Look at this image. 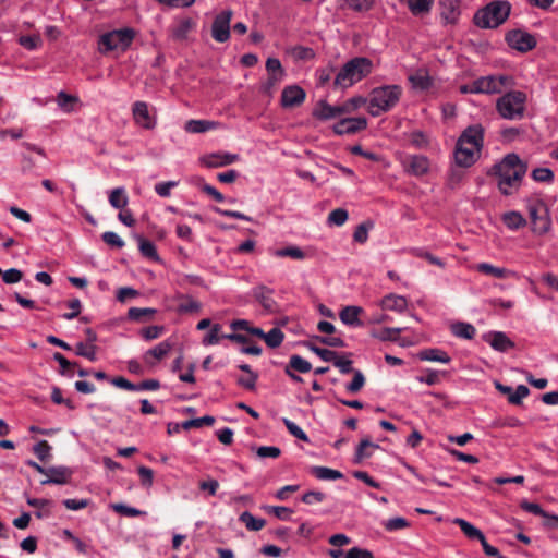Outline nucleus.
<instances>
[{
  "mask_svg": "<svg viewBox=\"0 0 558 558\" xmlns=\"http://www.w3.org/2000/svg\"><path fill=\"white\" fill-rule=\"evenodd\" d=\"M527 171V163L518 154H507L496 162L488 174L496 177L497 186L505 196L517 193Z\"/></svg>",
  "mask_w": 558,
  "mask_h": 558,
  "instance_id": "nucleus-1",
  "label": "nucleus"
},
{
  "mask_svg": "<svg viewBox=\"0 0 558 558\" xmlns=\"http://www.w3.org/2000/svg\"><path fill=\"white\" fill-rule=\"evenodd\" d=\"M373 70V62L365 57H355L343 64L335 77V86L348 88L368 76Z\"/></svg>",
  "mask_w": 558,
  "mask_h": 558,
  "instance_id": "nucleus-2",
  "label": "nucleus"
},
{
  "mask_svg": "<svg viewBox=\"0 0 558 558\" xmlns=\"http://www.w3.org/2000/svg\"><path fill=\"white\" fill-rule=\"evenodd\" d=\"M511 12V4L506 0H496L476 11L473 21L481 28H496L504 24Z\"/></svg>",
  "mask_w": 558,
  "mask_h": 558,
  "instance_id": "nucleus-3",
  "label": "nucleus"
},
{
  "mask_svg": "<svg viewBox=\"0 0 558 558\" xmlns=\"http://www.w3.org/2000/svg\"><path fill=\"white\" fill-rule=\"evenodd\" d=\"M402 89L398 85H386L374 88L371 93L368 111L373 117L392 109L399 101Z\"/></svg>",
  "mask_w": 558,
  "mask_h": 558,
  "instance_id": "nucleus-4",
  "label": "nucleus"
},
{
  "mask_svg": "<svg viewBox=\"0 0 558 558\" xmlns=\"http://www.w3.org/2000/svg\"><path fill=\"white\" fill-rule=\"evenodd\" d=\"M527 96L522 90H510L496 101V110L506 120H520L525 112Z\"/></svg>",
  "mask_w": 558,
  "mask_h": 558,
  "instance_id": "nucleus-5",
  "label": "nucleus"
},
{
  "mask_svg": "<svg viewBox=\"0 0 558 558\" xmlns=\"http://www.w3.org/2000/svg\"><path fill=\"white\" fill-rule=\"evenodd\" d=\"M529 218L532 225V232L536 235H544L551 229V219L546 203L542 199H530L526 204Z\"/></svg>",
  "mask_w": 558,
  "mask_h": 558,
  "instance_id": "nucleus-6",
  "label": "nucleus"
},
{
  "mask_svg": "<svg viewBox=\"0 0 558 558\" xmlns=\"http://www.w3.org/2000/svg\"><path fill=\"white\" fill-rule=\"evenodd\" d=\"M478 94H501L505 89L514 85V80L510 75H487L476 78Z\"/></svg>",
  "mask_w": 558,
  "mask_h": 558,
  "instance_id": "nucleus-7",
  "label": "nucleus"
},
{
  "mask_svg": "<svg viewBox=\"0 0 558 558\" xmlns=\"http://www.w3.org/2000/svg\"><path fill=\"white\" fill-rule=\"evenodd\" d=\"M134 36L135 32L128 27L107 32V51H125Z\"/></svg>",
  "mask_w": 558,
  "mask_h": 558,
  "instance_id": "nucleus-8",
  "label": "nucleus"
},
{
  "mask_svg": "<svg viewBox=\"0 0 558 558\" xmlns=\"http://www.w3.org/2000/svg\"><path fill=\"white\" fill-rule=\"evenodd\" d=\"M505 40L509 47L520 52H527L534 49L537 44L532 34L522 29L509 31L505 36Z\"/></svg>",
  "mask_w": 558,
  "mask_h": 558,
  "instance_id": "nucleus-9",
  "label": "nucleus"
},
{
  "mask_svg": "<svg viewBox=\"0 0 558 558\" xmlns=\"http://www.w3.org/2000/svg\"><path fill=\"white\" fill-rule=\"evenodd\" d=\"M231 10H225L216 15L211 25V36L217 43H226L230 38Z\"/></svg>",
  "mask_w": 558,
  "mask_h": 558,
  "instance_id": "nucleus-10",
  "label": "nucleus"
},
{
  "mask_svg": "<svg viewBox=\"0 0 558 558\" xmlns=\"http://www.w3.org/2000/svg\"><path fill=\"white\" fill-rule=\"evenodd\" d=\"M132 113L135 123L145 130H153L157 124L156 116L150 112L148 104L145 101H135Z\"/></svg>",
  "mask_w": 558,
  "mask_h": 558,
  "instance_id": "nucleus-11",
  "label": "nucleus"
},
{
  "mask_svg": "<svg viewBox=\"0 0 558 558\" xmlns=\"http://www.w3.org/2000/svg\"><path fill=\"white\" fill-rule=\"evenodd\" d=\"M74 474V471L65 465H58V466H49L46 470L45 475L47 478L43 480L40 482L41 485H65L69 484L72 480V476Z\"/></svg>",
  "mask_w": 558,
  "mask_h": 558,
  "instance_id": "nucleus-12",
  "label": "nucleus"
},
{
  "mask_svg": "<svg viewBox=\"0 0 558 558\" xmlns=\"http://www.w3.org/2000/svg\"><path fill=\"white\" fill-rule=\"evenodd\" d=\"M438 8L444 24H456L461 15V0H438Z\"/></svg>",
  "mask_w": 558,
  "mask_h": 558,
  "instance_id": "nucleus-13",
  "label": "nucleus"
},
{
  "mask_svg": "<svg viewBox=\"0 0 558 558\" xmlns=\"http://www.w3.org/2000/svg\"><path fill=\"white\" fill-rule=\"evenodd\" d=\"M457 142H460L461 145H471L475 150H482L484 145V128L481 124L468 126Z\"/></svg>",
  "mask_w": 558,
  "mask_h": 558,
  "instance_id": "nucleus-14",
  "label": "nucleus"
},
{
  "mask_svg": "<svg viewBox=\"0 0 558 558\" xmlns=\"http://www.w3.org/2000/svg\"><path fill=\"white\" fill-rule=\"evenodd\" d=\"M367 120L363 117L344 118L337 122L332 130L338 135L354 134L366 129Z\"/></svg>",
  "mask_w": 558,
  "mask_h": 558,
  "instance_id": "nucleus-15",
  "label": "nucleus"
},
{
  "mask_svg": "<svg viewBox=\"0 0 558 558\" xmlns=\"http://www.w3.org/2000/svg\"><path fill=\"white\" fill-rule=\"evenodd\" d=\"M481 155V150H475L471 145H464L457 142L454 149V159L460 167H471L475 163Z\"/></svg>",
  "mask_w": 558,
  "mask_h": 558,
  "instance_id": "nucleus-16",
  "label": "nucleus"
},
{
  "mask_svg": "<svg viewBox=\"0 0 558 558\" xmlns=\"http://www.w3.org/2000/svg\"><path fill=\"white\" fill-rule=\"evenodd\" d=\"M305 92L298 85H290L283 88L281 94V106L283 108L298 107L305 100Z\"/></svg>",
  "mask_w": 558,
  "mask_h": 558,
  "instance_id": "nucleus-17",
  "label": "nucleus"
},
{
  "mask_svg": "<svg viewBox=\"0 0 558 558\" xmlns=\"http://www.w3.org/2000/svg\"><path fill=\"white\" fill-rule=\"evenodd\" d=\"M239 160V155L230 153H214L201 158V162L207 168H220Z\"/></svg>",
  "mask_w": 558,
  "mask_h": 558,
  "instance_id": "nucleus-18",
  "label": "nucleus"
},
{
  "mask_svg": "<svg viewBox=\"0 0 558 558\" xmlns=\"http://www.w3.org/2000/svg\"><path fill=\"white\" fill-rule=\"evenodd\" d=\"M342 106H331L325 100H320L313 111V116L318 120H330L344 113Z\"/></svg>",
  "mask_w": 558,
  "mask_h": 558,
  "instance_id": "nucleus-19",
  "label": "nucleus"
},
{
  "mask_svg": "<svg viewBox=\"0 0 558 558\" xmlns=\"http://www.w3.org/2000/svg\"><path fill=\"white\" fill-rule=\"evenodd\" d=\"M171 349L172 344L168 340L161 341L145 352L143 356L144 362L146 364L154 365L156 362L166 357Z\"/></svg>",
  "mask_w": 558,
  "mask_h": 558,
  "instance_id": "nucleus-20",
  "label": "nucleus"
},
{
  "mask_svg": "<svg viewBox=\"0 0 558 558\" xmlns=\"http://www.w3.org/2000/svg\"><path fill=\"white\" fill-rule=\"evenodd\" d=\"M407 172L415 177L424 175L428 172L429 161L425 156H411L404 163Z\"/></svg>",
  "mask_w": 558,
  "mask_h": 558,
  "instance_id": "nucleus-21",
  "label": "nucleus"
},
{
  "mask_svg": "<svg viewBox=\"0 0 558 558\" xmlns=\"http://www.w3.org/2000/svg\"><path fill=\"white\" fill-rule=\"evenodd\" d=\"M489 345L499 352H507L514 347V343L502 331H494L486 337Z\"/></svg>",
  "mask_w": 558,
  "mask_h": 558,
  "instance_id": "nucleus-22",
  "label": "nucleus"
},
{
  "mask_svg": "<svg viewBox=\"0 0 558 558\" xmlns=\"http://www.w3.org/2000/svg\"><path fill=\"white\" fill-rule=\"evenodd\" d=\"M417 357L421 361L438 362V363H444V364H448L451 361V357L449 356V354L446 351L438 349V348H427V349L421 350L417 353Z\"/></svg>",
  "mask_w": 558,
  "mask_h": 558,
  "instance_id": "nucleus-23",
  "label": "nucleus"
},
{
  "mask_svg": "<svg viewBox=\"0 0 558 558\" xmlns=\"http://www.w3.org/2000/svg\"><path fill=\"white\" fill-rule=\"evenodd\" d=\"M254 298L260 303V305L268 312H272L276 308V302L272 299V291L265 286H259L254 289Z\"/></svg>",
  "mask_w": 558,
  "mask_h": 558,
  "instance_id": "nucleus-24",
  "label": "nucleus"
},
{
  "mask_svg": "<svg viewBox=\"0 0 558 558\" xmlns=\"http://www.w3.org/2000/svg\"><path fill=\"white\" fill-rule=\"evenodd\" d=\"M452 522L461 529L469 539H476L481 543L485 537L484 533L480 529L462 518H454Z\"/></svg>",
  "mask_w": 558,
  "mask_h": 558,
  "instance_id": "nucleus-25",
  "label": "nucleus"
},
{
  "mask_svg": "<svg viewBox=\"0 0 558 558\" xmlns=\"http://www.w3.org/2000/svg\"><path fill=\"white\" fill-rule=\"evenodd\" d=\"M400 2L405 3L414 16H422L430 12L434 0H400Z\"/></svg>",
  "mask_w": 558,
  "mask_h": 558,
  "instance_id": "nucleus-26",
  "label": "nucleus"
},
{
  "mask_svg": "<svg viewBox=\"0 0 558 558\" xmlns=\"http://www.w3.org/2000/svg\"><path fill=\"white\" fill-rule=\"evenodd\" d=\"M362 311L363 310L360 306L349 305L341 310L339 317L344 325L361 326L362 324L359 319V315Z\"/></svg>",
  "mask_w": 558,
  "mask_h": 558,
  "instance_id": "nucleus-27",
  "label": "nucleus"
},
{
  "mask_svg": "<svg viewBox=\"0 0 558 558\" xmlns=\"http://www.w3.org/2000/svg\"><path fill=\"white\" fill-rule=\"evenodd\" d=\"M136 240L138 243V250L144 257L154 262L161 260L158 255L157 247L151 241L143 238L142 235H136Z\"/></svg>",
  "mask_w": 558,
  "mask_h": 558,
  "instance_id": "nucleus-28",
  "label": "nucleus"
},
{
  "mask_svg": "<svg viewBox=\"0 0 558 558\" xmlns=\"http://www.w3.org/2000/svg\"><path fill=\"white\" fill-rule=\"evenodd\" d=\"M195 26L192 19L185 17L179 20L171 28V35L177 40H183L187 37L189 32Z\"/></svg>",
  "mask_w": 558,
  "mask_h": 558,
  "instance_id": "nucleus-29",
  "label": "nucleus"
},
{
  "mask_svg": "<svg viewBox=\"0 0 558 558\" xmlns=\"http://www.w3.org/2000/svg\"><path fill=\"white\" fill-rule=\"evenodd\" d=\"M310 472L320 481H336L343 477V474L340 471L327 466H312Z\"/></svg>",
  "mask_w": 558,
  "mask_h": 558,
  "instance_id": "nucleus-30",
  "label": "nucleus"
},
{
  "mask_svg": "<svg viewBox=\"0 0 558 558\" xmlns=\"http://www.w3.org/2000/svg\"><path fill=\"white\" fill-rule=\"evenodd\" d=\"M451 332L457 338L471 340L475 337L476 329L470 323L459 322V323L452 324Z\"/></svg>",
  "mask_w": 558,
  "mask_h": 558,
  "instance_id": "nucleus-31",
  "label": "nucleus"
},
{
  "mask_svg": "<svg viewBox=\"0 0 558 558\" xmlns=\"http://www.w3.org/2000/svg\"><path fill=\"white\" fill-rule=\"evenodd\" d=\"M407 300L403 296L389 294L381 300V306L385 310L402 312L407 308Z\"/></svg>",
  "mask_w": 558,
  "mask_h": 558,
  "instance_id": "nucleus-32",
  "label": "nucleus"
},
{
  "mask_svg": "<svg viewBox=\"0 0 558 558\" xmlns=\"http://www.w3.org/2000/svg\"><path fill=\"white\" fill-rule=\"evenodd\" d=\"M156 312L157 311L155 308L150 307H131L128 311V318L133 322L145 323L151 319Z\"/></svg>",
  "mask_w": 558,
  "mask_h": 558,
  "instance_id": "nucleus-33",
  "label": "nucleus"
},
{
  "mask_svg": "<svg viewBox=\"0 0 558 558\" xmlns=\"http://www.w3.org/2000/svg\"><path fill=\"white\" fill-rule=\"evenodd\" d=\"M502 222L510 230H518L526 225V220L519 211H508L502 215Z\"/></svg>",
  "mask_w": 558,
  "mask_h": 558,
  "instance_id": "nucleus-34",
  "label": "nucleus"
},
{
  "mask_svg": "<svg viewBox=\"0 0 558 558\" xmlns=\"http://www.w3.org/2000/svg\"><path fill=\"white\" fill-rule=\"evenodd\" d=\"M240 522H242L248 531H260L265 524L266 520L262 518H255L251 512L244 511L239 517Z\"/></svg>",
  "mask_w": 558,
  "mask_h": 558,
  "instance_id": "nucleus-35",
  "label": "nucleus"
},
{
  "mask_svg": "<svg viewBox=\"0 0 558 558\" xmlns=\"http://www.w3.org/2000/svg\"><path fill=\"white\" fill-rule=\"evenodd\" d=\"M409 80L413 87L420 90H427L433 85V80L426 71H417L410 75Z\"/></svg>",
  "mask_w": 558,
  "mask_h": 558,
  "instance_id": "nucleus-36",
  "label": "nucleus"
},
{
  "mask_svg": "<svg viewBox=\"0 0 558 558\" xmlns=\"http://www.w3.org/2000/svg\"><path fill=\"white\" fill-rule=\"evenodd\" d=\"M404 330L402 327H386L380 330H373L372 337L380 341H396L399 335Z\"/></svg>",
  "mask_w": 558,
  "mask_h": 558,
  "instance_id": "nucleus-37",
  "label": "nucleus"
},
{
  "mask_svg": "<svg viewBox=\"0 0 558 558\" xmlns=\"http://www.w3.org/2000/svg\"><path fill=\"white\" fill-rule=\"evenodd\" d=\"M216 126V123L208 120H189L185 123V131L189 133H204L209 130H213Z\"/></svg>",
  "mask_w": 558,
  "mask_h": 558,
  "instance_id": "nucleus-38",
  "label": "nucleus"
},
{
  "mask_svg": "<svg viewBox=\"0 0 558 558\" xmlns=\"http://www.w3.org/2000/svg\"><path fill=\"white\" fill-rule=\"evenodd\" d=\"M476 270L486 276L502 279L507 277L508 270L502 267H496L488 263H480L476 265Z\"/></svg>",
  "mask_w": 558,
  "mask_h": 558,
  "instance_id": "nucleus-39",
  "label": "nucleus"
},
{
  "mask_svg": "<svg viewBox=\"0 0 558 558\" xmlns=\"http://www.w3.org/2000/svg\"><path fill=\"white\" fill-rule=\"evenodd\" d=\"M342 8L357 13H364L373 9L375 0H342Z\"/></svg>",
  "mask_w": 558,
  "mask_h": 558,
  "instance_id": "nucleus-40",
  "label": "nucleus"
},
{
  "mask_svg": "<svg viewBox=\"0 0 558 558\" xmlns=\"http://www.w3.org/2000/svg\"><path fill=\"white\" fill-rule=\"evenodd\" d=\"M129 198L123 187L113 189L109 194V203L117 209H123L128 205Z\"/></svg>",
  "mask_w": 558,
  "mask_h": 558,
  "instance_id": "nucleus-41",
  "label": "nucleus"
},
{
  "mask_svg": "<svg viewBox=\"0 0 558 558\" xmlns=\"http://www.w3.org/2000/svg\"><path fill=\"white\" fill-rule=\"evenodd\" d=\"M277 257H290L296 260H302L305 258V253L295 245L286 246L279 250H276L274 253Z\"/></svg>",
  "mask_w": 558,
  "mask_h": 558,
  "instance_id": "nucleus-42",
  "label": "nucleus"
},
{
  "mask_svg": "<svg viewBox=\"0 0 558 558\" xmlns=\"http://www.w3.org/2000/svg\"><path fill=\"white\" fill-rule=\"evenodd\" d=\"M286 367H290V369L303 374L308 373L312 369L311 363L298 354L290 356L289 364Z\"/></svg>",
  "mask_w": 558,
  "mask_h": 558,
  "instance_id": "nucleus-43",
  "label": "nucleus"
},
{
  "mask_svg": "<svg viewBox=\"0 0 558 558\" xmlns=\"http://www.w3.org/2000/svg\"><path fill=\"white\" fill-rule=\"evenodd\" d=\"M182 302L178 305L179 313H197L201 311V303L189 295H181Z\"/></svg>",
  "mask_w": 558,
  "mask_h": 558,
  "instance_id": "nucleus-44",
  "label": "nucleus"
},
{
  "mask_svg": "<svg viewBox=\"0 0 558 558\" xmlns=\"http://www.w3.org/2000/svg\"><path fill=\"white\" fill-rule=\"evenodd\" d=\"M381 524L388 532H396L399 530L408 529L410 526V522L402 517L390 518L385 520Z\"/></svg>",
  "mask_w": 558,
  "mask_h": 558,
  "instance_id": "nucleus-45",
  "label": "nucleus"
},
{
  "mask_svg": "<svg viewBox=\"0 0 558 558\" xmlns=\"http://www.w3.org/2000/svg\"><path fill=\"white\" fill-rule=\"evenodd\" d=\"M53 360L60 365V374L71 376L73 374V369L78 366L76 362L69 361L63 354L60 352L53 353Z\"/></svg>",
  "mask_w": 558,
  "mask_h": 558,
  "instance_id": "nucleus-46",
  "label": "nucleus"
},
{
  "mask_svg": "<svg viewBox=\"0 0 558 558\" xmlns=\"http://www.w3.org/2000/svg\"><path fill=\"white\" fill-rule=\"evenodd\" d=\"M215 423V417L211 415H205L202 417H196L192 420H187L181 423L183 429L190 428H201L204 425L211 426Z\"/></svg>",
  "mask_w": 558,
  "mask_h": 558,
  "instance_id": "nucleus-47",
  "label": "nucleus"
},
{
  "mask_svg": "<svg viewBox=\"0 0 558 558\" xmlns=\"http://www.w3.org/2000/svg\"><path fill=\"white\" fill-rule=\"evenodd\" d=\"M304 347H306L308 350H311L313 353H315L317 356H319L325 362H331L336 359V351L319 348L311 341L304 342Z\"/></svg>",
  "mask_w": 558,
  "mask_h": 558,
  "instance_id": "nucleus-48",
  "label": "nucleus"
},
{
  "mask_svg": "<svg viewBox=\"0 0 558 558\" xmlns=\"http://www.w3.org/2000/svg\"><path fill=\"white\" fill-rule=\"evenodd\" d=\"M96 350L97 347L95 344H88L84 342H77L75 345V354L78 356L86 357L87 360L94 362L96 361Z\"/></svg>",
  "mask_w": 558,
  "mask_h": 558,
  "instance_id": "nucleus-49",
  "label": "nucleus"
},
{
  "mask_svg": "<svg viewBox=\"0 0 558 558\" xmlns=\"http://www.w3.org/2000/svg\"><path fill=\"white\" fill-rule=\"evenodd\" d=\"M283 339L284 335L279 328H272L271 330L265 333L264 338L266 344L271 349L280 347Z\"/></svg>",
  "mask_w": 558,
  "mask_h": 558,
  "instance_id": "nucleus-50",
  "label": "nucleus"
},
{
  "mask_svg": "<svg viewBox=\"0 0 558 558\" xmlns=\"http://www.w3.org/2000/svg\"><path fill=\"white\" fill-rule=\"evenodd\" d=\"M367 448L378 449L379 446L372 442L369 439H362L355 450V461L360 462L365 458H369L372 452L366 451Z\"/></svg>",
  "mask_w": 558,
  "mask_h": 558,
  "instance_id": "nucleus-51",
  "label": "nucleus"
},
{
  "mask_svg": "<svg viewBox=\"0 0 558 558\" xmlns=\"http://www.w3.org/2000/svg\"><path fill=\"white\" fill-rule=\"evenodd\" d=\"M33 452L40 461H48L51 458V446L47 440H39L34 445Z\"/></svg>",
  "mask_w": 558,
  "mask_h": 558,
  "instance_id": "nucleus-52",
  "label": "nucleus"
},
{
  "mask_svg": "<svg viewBox=\"0 0 558 558\" xmlns=\"http://www.w3.org/2000/svg\"><path fill=\"white\" fill-rule=\"evenodd\" d=\"M353 379L345 386V389L350 393L359 392L365 385V377L359 369L353 372Z\"/></svg>",
  "mask_w": 558,
  "mask_h": 558,
  "instance_id": "nucleus-53",
  "label": "nucleus"
},
{
  "mask_svg": "<svg viewBox=\"0 0 558 558\" xmlns=\"http://www.w3.org/2000/svg\"><path fill=\"white\" fill-rule=\"evenodd\" d=\"M282 423L284 424V426L287 427L288 432L292 436H294L295 438H298V439H300L302 441H305V442L310 441L306 433L299 425H296L294 422L290 421L287 417H283L282 418Z\"/></svg>",
  "mask_w": 558,
  "mask_h": 558,
  "instance_id": "nucleus-54",
  "label": "nucleus"
},
{
  "mask_svg": "<svg viewBox=\"0 0 558 558\" xmlns=\"http://www.w3.org/2000/svg\"><path fill=\"white\" fill-rule=\"evenodd\" d=\"M531 177L536 182L550 183L554 181L555 174L549 168H535Z\"/></svg>",
  "mask_w": 558,
  "mask_h": 558,
  "instance_id": "nucleus-55",
  "label": "nucleus"
},
{
  "mask_svg": "<svg viewBox=\"0 0 558 558\" xmlns=\"http://www.w3.org/2000/svg\"><path fill=\"white\" fill-rule=\"evenodd\" d=\"M373 223L369 221L359 225L353 233V240L357 243H365L368 239V231L372 229Z\"/></svg>",
  "mask_w": 558,
  "mask_h": 558,
  "instance_id": "nucleus-56",
  "label": "nucleus"
},
{
  "mask_svg": "<svg viewBox=\"0 0 558 558\" xmlns=\"http://www.w3.org/2000/svg\"><path fill=\"white\" fill-rule=\"evenodd\" d=\"M221 326L219 324H214L209 330V332L203 338L202 343L204 345H215L218 344L222 335L220 336Z\"/></svg>",
  "mask_w": 558,
  "mask_h": 558,
  "instance_id": "nucleus-57",
  "label": "nucleus"
},
{
  "mask_svg": "<svg viewBox=\"0 0 558 558\" xmlns=\"http://www.w3.org/2000/svg\"><path fill=\"white\" fill-rule=\"evenodd\" d=\"M348 216V211L343 208L333 209L328 215V223L340 227L345 223Z\"/></svg>",
  "mask_w": 558,
  "mask_h": 558,
  "instance_id": "nucleus-58",
  "label": "nucleus"
},
{
  "mask_svg": "<svg viewBox=\"0 0 558 558\" xmlns=\"http://www.w3.org/2000/svg\"><path fill=\"white\" fill-rule=\"evenodd\" d=\"M111 508L114 511H117L119 514L124 515V517H129V518L138 517V515L145 513V512L141 511L140 509L126 506L124 504H112Z\"/></svg>",
  "mask_w": 558,
  "mask_h": 558,
  "instance_id": "nucleus-59",
  "label": "nucleus"
},
{
  "mask_svg": "<svg viewBox=\"0 0 558 558\" xmlns=\"http://www.w3.org/2000/svg\"><path fill=\"white\" fill-rule=\"evenodd\" d=\"M530 393V389L525 385H519L514 390L512 389L511 395L508 398V401L511 404H521L522 399L527 397Z\"/></svg>",
  "mask_w": 558,
  "mask_h": 558,
  "instance_id": "nucleus-60",
  "label": "nucleus"
},
{
  "mask_svg": "<svg viewBox=\"0 0 558 558\" xmlns=\"http://www.w3.org/2000/svg\"><path fill=\"white\" fill-rule=\"evenodd\" d=\"M331 363L337 368H339V371L342 374H349V373H352L355 371L352 367V361L345 356H339L337 352H336V359L333 361H331Z\"/></svg>",
  "mask_w": 558,
  "mask_h": 558,
  "instance_id": "nucleus-61",
  "label": "nucleus"
},
{
  "mask_svg": "<svg viewBox=\"0 0 558 558\" xmlns=\"http://www.w3.org/2000/svg\"><path fill=\"white\" fill-rule=\"evenodd\" d=\"M284 76H279L276 74H268L267 80L262 84L260 89L263 93L267 95H271L275 87L282 82Z\"/></svg>",
  "mask_w": 558,
  "mask_h": 558,
  "instance_id": "nucleus-62",
  "label": "nucleus"
},
{
  "mask_svg": "<svg viewBox=\"0 0 558 558\" xmlns=\"http://www.w3.org/2000/svg\"><path fill=\"white\" fill-rule=\"evenodd\" d=\"M19 44L27 50H35L41 44V39L36 35H26L19 38Z\"/></svg>",
  "mask_w": 558,
  "mask_h": 558,
  "instance_id": "nucleus-63",
  "label": "nucleus"
},
{
  "mask_svg": "<svg viewBox=\"0 0 558 558\" xmlns=\"http://www.w3.org/2000/svg\"><path fill=\"white\" fill-rule=\"evenodd\" d=\"M2 280L7 284L17 283L23 278V272L17 268H10L5 271H2Z\"/></svg>",
  "mask_w": 558,
  "mask_h": 558,
  "instance_id": "nucleus-64",
  "label": "nucleus"
}]
</instances>
